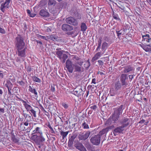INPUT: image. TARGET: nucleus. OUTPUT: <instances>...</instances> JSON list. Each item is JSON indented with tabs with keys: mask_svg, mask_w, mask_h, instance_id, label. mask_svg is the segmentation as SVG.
I'll list each match as a JSON object with an SVG mask.
<instances>
[{
	"mask_svg": "<svg viewBox=\"0 0 151 151\" xmlns=\"http://www.w3.org/2000/svg\"><path fill=\"white\" fill-rule=\"evenodd\" d=\"M0 33L2 34H5V31L4 29L0 27Z\"/></svg>",
	"mask_w": 151,
	"mask_h": 151,
	"instance_id": "52",
	"label": "nucleus"
},
{
	"mask_svg": "<svg viewBox=\"0 0 151 151\" xmlns=\"http://www.w3.org/2000/svg\"><path fill=\"white\" fill-rule=\"evenodd\" d=\"M15 46L17 50L16 53L18 56L21 58L22 61L24 58L26 56V48L25 47V44L24 39L20 35H18L15 38Z\"/></svg>",
	"mask_w": 151,
	"mask_h": 151,
	"instance_id": "1",
	"label": "nucleus"
},
{
	"mask_svg": "<svg viewBox=\"0 0 151 151\" xmlns=\"http://www.w3.org/2000/svg\"><path fill=\"white\" fill-rule=\"evenodd\" d=\"M29 123L26 122L25 121H24V122H23V124L25 126H28L29 125Z\"/></svg>",
	"mask_w": 151,
	"mask_h": 151,
	"instance_id": "57",
	"label": "nucleus"
},
{
	"mask_svg": "<svg viewBox=\"0 0 151 151\" xmlns=\"http://www.w3.org/2000/svg\"><path fill=\"white\" fill-rule=\"evenodd\" d=\"M62 105L64 108L65 109H67L68 107V104L64 103H63L62 104Z\"/></svg>",
	"mask_w": 151,
	"mask_h": 151,
	"instance_id": "49",
	"label": "nucleus"
},
{
	"mask_svg": "<svg viewBox=\"0 0 151 151\" xmlns=\"http://www.w3.org/2000/svg\"><path fill=\"white\" fill-rule=\"evenodd\" d=\"M56 4V1L55 0H49L48 4L50 5H54Z\"/></svg>",
	"mask_w": 151,
	"mask_h": 151,
	"instance_id": "37",
	"label": "nucleus"
},
{
	"mask_svg": "<svg viewBox=\"0 0 151 151\" xmlns=\"http://www.w3.org/2000/svg\"><path fill=\"white\" fill-rule=\"evenodd\" d=\"M63 50H57L56 54L57 57L61 60H63L62 63H65V60L68 57V55L65 54H63Z\"/></svg>",
	"mask_w": 151,
	"mask_h": 151,
	"instance_id": "4",
	"label": "nucleus"
},
{
	"mask_svg": "<svg viewBox=\"0 0 151 151\" xmlns=\"http://www.w3.org/2000/svg\"><path fill=\"white\" fill-rule=\"evenodd\" d=\"M119 116L113 114L111 118H109L108 122L111 121V123H117L118 121Z\"/></svg>",
	"mask_w": 151,
	"mask_h": 151,
	"instance_id": "12",
	"label": "nucleus"
},
{
	"mask_svg": "<svg viewBox=\"0 0 151 151\" xmlns=\"http://www.w3.org/2000/svg\"><path fill=\"white\" fill-rule=\"evenodd\" d=\"M42 114L43 115H45L46 116H47V112L43 108H42Z\"/></svg>",
	"mask_w": 151,
	"mask_h": 151,
	"instance_id": "51",
	"label": "nucleus"
},
{
	"mask_svg": "<svg viewBox=\"0 0 151 151\" xmlns=\"http://www.w3.org/2000/svg\"><path fill=\"white\" fill-rule=\"evenodd\" d=\"M81 30L82 32H85L87 29V27L84 23H82L81 26Z\"/></svg>",
	"mask_w": 151,
	"mask_h": 151,
	"instance_id": "30",
	"label": "nucleus"
},
{
	"mask_svg": "<svg viewBox=\"0 0 151 151\" xmlns=\"http://www.w3.org/2000/svg\"><path fill=\"white\" fill-rule=\"evenodd\" d=\"M62 29L64 31H69L72 30L73 27L67 24H64L62 26Z\"/></svg>",
	"mask_w": 151,
	"mask_h": 151,
	"instance_id": "17",
	"label": "nucleus"
},
{
	"mask_svg": "<svg viewBox=\"0 0 151 151\" xmlns=\"http://www.w3.org/2000/svg\"><path fill=\"white\" fill-rule=\"evenodd\" d=\"M102 40V36L99 37L97 39V43L96 44L97 47L96 49V52L100 51V49L101 48V51H103L104 52L109 46V44L105 42H103L101 45Z\"/></svg>",
	"mask_w": 151,
	"mask_h": 151,
	"instance_id": "2",
	"label": "nucleus"
},
{
	"mask_svg": "<svg viewBox=\"0 0 151 151\" xmlns=\"http://www.w3.org/2000/svg\"><path fill=\"white\" fill-rule=\"evenodd\" d=\"M121 114V113H119V111L116 109L114 110V113L113 114L119 116Z\"/></svg>",
	"mask_w": 151,
	"mask_h": 151,
	"instance_id": "43",
	"label": "nucleus"
},
{
	"mask_svg": "<svg viewBox=\"0 0 151 151\" xmlns=\"http://www.w3.org/2000/svg\"><path fill=\"white\" fill-rule=\"evenodd\" d=\"M12 88H7L8 90V94L9 95H10V96H11L12 95V93L11 91L12 90Z\"/></svg>",
	"mask_w": 151,
	"mask_h": 151,
	"instance_id": "53",
	"label": "nucleus"
},
{
	"mask_svg": "<svg viewBox=\"0 0 151 151\" xmlns=\"http://www.w3.org/2000/svg\"><path fill=\"white\" fill-rule=\"evenodd\" d=\"M48 127L49 128V130L50 132L52 134L55 133V131L53 129L50 125H48Z\"/></svg>",
	"mask_w": 151,
	"mask_h": 151,
	"instance_id": "39",
	"label": "nucleus"
},
{
	"mask_svg": "<svg viewBox=\"0 0 151 151\" xmlns=\"http://www.w3.org/2000/svg\"><path fill=\"white\" fill-rule=\"evenodd\" d=\"M104 42H107L108 44H110L112 43V41L111 40L110 37L108 36H104Z\"/></svg>",
	"mask_w": 151,
	"mask_h": 151,
	"instance_id": "33",
	"label": "nucleus"
},
{
	"mask_svg": "<svg viewBox=\"0 0 151 151\" xmlns=\"http://www.w3.org/2000/svg\"><path fill=\"white\" fill-rule=\"evenodd\" d=\"M65 21L67 23L75 26H77L78 23L77 20L71 17L66 18Z\"/></svg>",
	"mask_w": 151,
	"mask_h": 151,
	"instance_id": "5",
	"label": "nucleus"
},
{
	"mask_svg": "<svg viewBox=\"0 0 151 151\" xmlns=\"http://www.w3.org/2000/svg\"><path fill=\"white\" fill-rule=\"evenodd\" d=\"M120 79L122 86H126L127 85L126 81L128 79L127 75L126 74H122L120 76Z\"/></svg>",
	"mask_w": 151,
	"mask_h": 151,
	"instance_id": "7",
	"label": "nucleus"
},
{
	"mask_svg": "<svg viewBox=\"0 0 151 151\" xmlns=\"http://www.w3.org/2000/svg\"><path fill=\"white\" fill-rule=\"evenodd\" d=\"M84 67L86 69H88L89 67L90 66V63L89 62V60H88L86 61V63L84 64Z\"/></svg>",
	"mask_w": 151,
	"mask_h": 151,
	"instance_id": "35",
	"label": "nucleus"
},
{
	"mask_svg": "<svg viewBox=\"0 0 151 151\" xmlns=\"http://www.w3.org/2000/svg\"><path fill=\"white\" fill-rule=\"evenodd\" d=\"M75 147L76 149L81 151H82L85 148L83 144L81 143L80 142H78V143L76 144Z\"/></svg>",
	"mask_w": 151,
	"mask_h": 151,
	"instance_id": "24",
	"label": "nucleus"
},
{
	"mask_svg": "<svg viewBox=\"0 0 151 151\" xmlns=\"http://www.w3.org/2000/svg\"><path fill=\"white\" fill-rule=\"evenodd\" d=\"M82 126L84 129H88L89 128L88 125L85 122L82 124Z\"/></svg>",
	"mask_w": 151,
	"mask_h": 151,
	"instance_id": "38",
	"label": "nucleus"
},
{
	"mask_svg": "<svg viewBox=\"0 0 151 151\" xmlns=\"http://www.w3.org/2000/svg\"><path fill=\"white\" fill-rule=\"evenodd\" d=\"M129 79L132 80L133 78V76L132 75H129Z\"/></svg>",
	"mask_w": 151,
	"mask_h": 151,
	"instance_id": "62",
	"label": "nucleus"
},
{
	"mask_svg": "<svg viewBox=\"0 0 151 151\" xmlns=\"http://www.w3.org/2000/svg\"><path fill=\"white\" fill-rule=\"evenodd\" d=\"M40 16L46 17L47 16V12L46 9H42L40 12Z\"/></svg>",
	"mask_w": 151,
	"mask_h": 151,
	"instance_id": "26",
	"label": "nucleus"
},
{
	"mask_svg": "<svg viewBox=\"0 0 151 151\" xmlns=\"http://www.w3.org/2000/svg\"><path fill=\"white\" fill-rule=\"evenodd\" d=\"M123 70V72L124 73H127L131 72V73L134 71V68L130 65L124 67Z\"/></svg>",
	"mask_w": 151,
	"mask_h": 151,
	"instance_id": "10",
	"label": "nucleus"
},
{
	"mask_svg": "<svg viewBox=\"0 0 151 151\" xmlns=\"http://www.w3.org/2000/svg\"><path fill=\"white\" fill-rule=\"evenodd\" d=\"M90 134V131H87L84 134L83 133L79 135L78 136L79 139V140H85L88 137Z\"/></svg>",
	"mask_w": 151,
	"mask_h": 151,
	"instance_id": "9",
	"label": "nucleus"
},
{
	"mask_svg": "<svg viewBox=\"0 0 151 151\" xmlns=\"http://www.w3.org/2000/svg\"><path fill=\"white\" fill-rule=\"evenodd\" d=\"M36 15V14H35L31 13L29 15L30 16L32 17H35Z\"/></svg>",
	"mask_w": 151,
	"mask_h": 151,
	"instance_id": "58",
	"label": "nucleus"
},
{
	"mask_svg": "<svg viewBox=\"0 0 151 151\" xmlns=\"http://www.w3.org/2000/svg\"><path fill=\"white\" fill-rule=\"evenodd\" d=\"M40 134H34L32 137V138L36 142H40Z\"/></svg>",
	"mask_w": 151,
	"mask_h": 151,
	"instance_id": "25",
	"label": "nucleus"
},
{
	"mask_svg": "<svg viewBox=\"0 0 151 151\" xmlns=\"http://www.w3.org/2000/svg\"><path fill=\"white\" fill-rule=\"evenodd\" d=\"M90 108L91 110H93L95 111L96 109L97 108V106L96 105H93L90 106Z\"/></svg>",
	"mask_w": 151,
	"mask_h": 151,
	"instance_id": "46",
	"label": "nucleus"
},
{
	"mask_svg": "<svg viewBox=\"0 0 151 151\" xmlns=\"http://www.w3.org/2000/svg\"><path fill=\"white\" fill-rule=\"evenodd\" d=\"M73 59L74 60L79 61L76 62V64L80 66H82L83 65L84 63V60L83 59L75 55H73Z\"/></svg>",
	"mask_w": 151,
	"mask_h": 151,
	"instance_id": "15",
	"label": "nucleus"
},
{
	"mask_svg": "<svg viewBox=\"0 0 151 151\" xmlns=\"http://www.w3.org/2000/svg\"><path fill=\"white\" fill-rule=\"evenodd\" d=\"M29 91L32 93L34 94L35 97V99H37L38 97V93L36 89L34 88L33 86H29Z\"/></svg>",
	"mask_w": 151,
	"mask_h": 151,
	"instance_id": "19",
	"label": "nucleus"
},
{
	"mask_svg": "<svg viewBox=\"0 0 151 151\" xmlns=\"http://www.w3.org/2000/svg\"><path fill=\"white\" fill-rule=\"evenodd\" d=\"M142 41L144 40L146 41L147 42H149L151 41V38L149 34L142 35Z\"/></svg>",
	"mask_w": 151,
	"mask_h": 151,
	"instance_id": "21",
	"label": "nucleus"
},
{
	"mask_svg": "<svg viewBox=\"0 0 151 151\" xmlns=\"http://www.w3.org/2000/svg\"><path fill=\"white\" fill-rule=\"evenodd\" d=\"M40 134V142L44 141L45 140V139L42 135V133L41 132Z\"/></svg>",
	"mask_w": 151,
	"mask_h": 151,
	"instance_id": "41",
	"label": "nucleus"
},
{
	"mask_svg": "<svg viewBox=\"0 0 151 151\" xmlns=\"http://www.w3.org/2000/svg\"><path fill=\"white\" fill-rule=\"evenodd\" d=\"M145 122V120L144 119H142L139 122V123L143 124Z\"/></svg>",
	"mask_w": 151,
	"mask_h": 151,
	"instance_id": "61",
	"label": "nucleus"
},
{
	"mask_svg": "<svg viewBox=\"0 0 151 151\" xmlns=\"http://www.w3.org/2000/svg\"><path fill=\"white\" fill-rule=\"evenodd\" d=\"M40 38H42V39H44L45 40H47V37H45V36H40Z\"/></svg>",
	"mask_w": 151,
	"mask_h": 151,
	"instance_id": "60",
	"label": "nucleus"
},
{
	"mask_svg": "<svg viewBox=\"0 0 151 151\" xmlns=\"http://www.w3.org/2000/svg\"><path fill=\"white\" fill-rule=\"evenodd\" d=\"M25 107L27 111H30V110L32 109V107L29 104L27 105Z\"/></svg>",
	"mask_w": 151,
	"mask_h": 151,
	"instance_id": "40",
	"label": "nucleus"
},
{
	"mask_svg": "<svg viewBox=\"0 0 151 151\" xmlns=\"http://www.w3.org/2000/svg\"><path fill=\"white\" fill-rule=\"evenodd\" d=\"M5 86H6L7 88H11L12 87V84L10 81L7 80L6 81V83L5 84Z\"/></svg>",
	"mask_w": 151,
	"mask_h": 151,
	"instance_id": "29",
	"label": "nucleus"
},
{
	"mask_svg": "<svg viewBox=\"0 0 151 151\" xmlns=\"http://www.w3.org/2000/svg\"><path fill=\"white\" fill-rule=\"evenodd\" d=\"M55 86L54 84H52L51 85V86L50 90L52 92L55 91Z\"/></svg>",
	"mask_w": 151,
	"mask_h": 151,
	"instance_id": "47",
	"label": "nucleus"
},
{
	"mask_svg": "<svg viewBox=\"0 0 151 151\" xmlns=\"http://www.w3.org/2000/svg\"><path fill=\"white\" fill-rule=\"evenodd\" d=\"M82 91L81 88L77 89L75 88L73 91L72 93L78 97L81 95V93L82 92Z\"/></svg>",
	"mask_w": 151,
	"mask_h": 151,
	"instance_id": "22",
	"label": "nucleus"
},
{
	"mask_svg": "<svg viewBox=\"0 0 151 151\" xmlns=\"http://www.w3.org/2000/svg\"><path fill=\"white\" fill-rule=\"evenodd\" d=\"M11 1V0H4L1 3L0 7V9L2 12H4L5 9L9 8Z\"/></svg>",
	"mask_w": 151,
	"mask_h": 151,
	"instance_id": "3",
	"label": "nucleus"
},
{
	"mask_svg": "<svg viewBox=\"0 0 151 151\" xmlns=\"http://www.w3.org/2000/svg\"><path fill=\"white\" fill-rule=\"evenodd\" d=\"M96 80L95 78H93L92 79L91 83H93L95 84L96 83Z\"/></svg>",
	"mask_w": 151,
	"mask_h": 151,
	"instance_id": "59",
	"label": "nucleus"
},
{
	"mask_svg": "<svg viewBox=\"0 0 151 151\" xmlns=\"http://www.w3.org/2000/svg\"><path fill=\"white\" fill-rule=\"evenodd\" d=\"M22 103L23 104L24 107L26 106L28 104H27V102L24 100H21Z\"/></svg>",
	"mask_w": 151,
	"mask_h": 151,
	"instance_id": "54",
	"label": "nucleus"
},
{
	"mask_svg": "<svg viewBox=\"0 0 151 151\" xmlns=\"http://www.w3.org/2000/svg\"><path fill=\"white\" fill-rule=\"evenodd\" d=\"M41 132V131L40 130V128L39 127H37L35 130L33 131V134H40Z\"/></svg>",
	"mask_w": 151,
	"mask_h": 151,
	"instance_id": "32",
	"label": "nucleus"
},
{
	"mask_svg": "<svg viewBox=\"0 0 151 151\" xmlns=\"http://www.w3.org/2000/svg\"><path fill=\"white\" fill-rule=\"evenodd\" d=\"M23 115L25 117V119H26L27 117H28L30 118V119L31 118V116L29 115L26 114L25 113H23Z\"/></svg>",
	"mask_w": 151,
	"mask_h": 151,
	"instance_id": "50",
	"label": "nucleus"
},
{
	"mask_svg": "<svg viewBox=\"0 0 151 151\" xmlns=\"http://www.w3.org/2000/svg\"><path fill=\"white\" fill-rule=\"evenodd\" d=\"M139 45L145 51H151V45H145L142 44H139Z\"/></svg>",
	"mask_w": 151,
	"mask_h": 151,
	"instance_id": "18",
	"label": "nucleus"
},
{
	"mask_svg": "<svg viewBox=\"0 0 151 151\" xmlns=\"http://www.w3.org/2000/svg\"><path fill=\"white\" fill-rule=\"evenodd\" d=\"M123 105H121L120 106L118 107L117 108H116L119 111V113H121L122 114L123 111Z\"/></svg>",
	"mask_w": 151,
	"mask_h": 151,
	"instance_id": "36",
	"label": "nucleus"
},
{
	"mask_svg": "<svg viewBox=\"0 0 151 151\" xmlns=\"http://www.w3.org/2000/svg\"><path fill=\"white\" fill-rule=\"evenodd\" d=\"M69 131L63 132L61 131L60 132V134L62 136V139H64L66 137L69 133Z\"/></svg>",
	"mask_w": 151,
	"mask_h": 151,
	"instance_id": "28",
	"label": "nucleus"
},
{
	"mask_svg": "<svg viewBox=\"0 0 151 151\" xmlns=\"http://www.w3.org/2000/svg\"><path fill=\"white\" fill-rule=\"evenodd\" d=\"M116 32L117 34V36L119 38L121 35H124L125 34L124 33H122V32H119V31H116Z\"/></svg>",
	"mask_w": 151,
	"mask_h": 151,
	"instance_id": "48",
	"label": "nucleus"
},
{
	"mask_svg": "<svg viewBox=\"0 0 151 151\" xmlns=\"http://www.w3.org/2000/svg\"><path fill=\"white\" fill-rule=\"evenodd\" d=\"M113 17L116 20H118L119 19L118 16L117 14L113 15Z\"/></svg>",
	"mask_w": 151,
	"mask_h": 151,
	"instance_id": "55",
	"label": "nucleus"
},
{
	"mask_svg": "<svg viewBox=\"0 0 151 151\" xmlns=\"http://www.w3.org/2000/svg\"><path fill=\"white\" fill-rule=\"evenodd\" d=\"M73 66L74 68L75 72L82 73L84 71V68L82 67H81V66L78 65L76 64H73Z\"/></svg>",
	"mask_w": 151,
	"mask_h": 151,
	"instance_id": "14",
	"label": "nucleus"
},
{
	"mask_svg": "<svg viewBox=\"0 0 151 151\" xmlns=\"http://www.w3.org/2000/svg\"><path fill=\"white\" fill-rule=\"evenodd\" d=\"M75 137L74 136H72L69 139L71 141H74L75 139Z\"/></svg>",
	"mask_w": 151,
	"mask_h": 151,
	"instance_id": "56",
	"label": "nucleus"
},
{
	"mask_svg": "<svg viewBox=\"0 0 151 151\" xmlns=\"http://www.w3.org/2000/svg\"><path fill=\"white\" fill-rule=\"evenodd\" d=\"M31 113H32V114H33V116L35 117H36V112L33 109H32L30 111Z\"/></svg>",
	"mask_w": 151,
	"mask_h": 151,
	"instance_id": "45",
	"label": "nucleus"
},
{
	"mask_svg": "<svg viewBox=\"0 0 151 151\" xmlns=\"http://www.w3.org/2000/svg\"><path fill=\"white\" fill-rule=\"evenodd\" d=\"M73 141L69 140L68 142V146L69 147H72L73 144Z\"/></svg>",
	"mask_w": 151,
	"mask_h": 151,
	"instance_id": "42",
	"label": "nucleus"
},
{
	"mask_svg": "<svg viewBox=\"0 0 151 151\" xmlns=\"http://www.w3.org/2000/svg\"><path fill=\"white\" fill-rule=\"evenodd\" d=\"M109 129V127H106V128L103 129L102 130L99 132L98 135H99L101 137V136H105L107 133L108 132Z\"/></svg>",
	"mask_w": 151,
	"mask_h": 151,
	"instance_id": "20",
	"label": "nucleus"
},
{
	"mask_svg": "<svg viewBox=\"0 0 151 151\" xmlns=\"http://www.w3.org/2000/svg\"><path fill=\"white\" fill-rule=\"evenodd\" d=\"M32 79L33 81L35 82L39 83L41 82V81L40 79L35 76H34L32 77Z\"/></svg>",
	"mask_w": 151,
	"mask_h": 151,
	"instance_id": "34",
	"label": "nucleus"
},
{
	"mask_svg": "<svg viewBox=\"0 0 151 151\" xmlns=\"http://www.w3.org/2000/svg\"><path fill=\"white\" fill-rule=\"evenodd\" d=\"M117 90H116L113 87L109 91V94L111 96H114L117 94Z\"/></svg>",
	"mask_w": 151,
	"mask_h": 151,
	"instance_id": "27",
	"label": "nucleus"
},
{
	"mask_svg": "<svg viewBox=\"0 0 151 151\" xmlns=\"http://www.w3.org/2000/svg\"><path fill=\"white\" fill-rule=\"evenodd\" d=\"M4 108H0V111L2 112V113H4Z\"/></svg>",
	"mask_w": 151,
	"mask_h": 151,
	"instance_id": "64",
	"label": "nucleus"
},
{
	"mask_svg": "<svg viewBox=\"0 0 151 151\" xmlns=\"http://www.w3.org/2000/svg\"><path fill=\"white\" fill-rule=\"evenodd\" d=\"M93 57L92 60V62H94L95 60H98L104 53V52H102V51H101L100 50Z\"/></svg>",
	"mask_w": 151,
	"mask_h": 151,
	"instance_id": "13",
	"label": "nucleus"
},
{
	"mask_svg": "<svg viewBox=\"0 0 151 151\" xmlns=\"http://www.w3.org/2000/svg\"><path fill=\"white\" fill-rule=\"evenodd\" d=\"M48 39H50L53 41H55L56 40L55 36L54 35H51L48 37Z\"/></svg>",
	"mask_w": 151,
	"mask_h": 151,
	"instance_id": "44",
	"label": "nucleus"
},
{
	"mask_svg": "<svg viewBox=\"0 0 151 151\" xmlns=\"http://www.w3.org/2000/svg\"><path fill=\"white\" fill-rule=\"evenodd\" d=\"M124 128L122 126L118 127L114 129L113 133L115 136L118 134L119 133L122 132L124 131Z\"/></svg>",
	"mask_w": 151,
	"mask_h": 151,
	"instance_id": "11",
	"label": "nucleus"
},
{
	"mask_svg": "<svg viewBox=\"0 0 151 151\" xmlns=\"http://www.w3.org/2000/svg\"><path fill=\"white\" fill-rule=\"evenodd\" d=\"M122 84L120 83L119 81L115 82L113 85V88L115 89L116 90L118 91L122 87Z\"/></svg>",
	"mask_w": 151,
	"mask_h": 151,
	"instance_id": "23",
	"label": "nucleus"
},
{
	"mask_svg": "<svg viewBox=\"0 0 151 151\" xmlns=\"http://www.w3.org/2000/svg\"><path fill=\"white\" fill-rule=\"evenodd\" d=\"M21 60L20 58H17L16 59V61L17 62H21Z\"/></svg>",
	"mask_w": 151,
	"mask_h": 151,
	"instance_id": "63",
	"label": "nucleus"
},
{
	"mask_svg": "<svg viewBox=\"0 0 151 151\" xmlns=\"http://www.w3.org/2000/svg\"><path fill=\"white\" fill-rule=\"evenodd\" d=\"M100 137L99 135H95L92 137L90 139L91 142L94 145H98L100 142Z\"/></svg>",
	"mask_w": 151,
	"mask_h": 151,
	"instance_id": "6",
	"label": "nucleus"
},
{
	"mask_svg": "<svg viewBox=\"0 0 151 151\" xmlns=\"http://www.w3.org/2000/svg\"><path fill=\"white\" fill-rule=\"evenodd\" d=\"M11 139L12 141L15 143L18 142L19 141V139L16 137L14 134L12 135Z\"/></svg>",
	"mask_w": 151,
	"mask_h": 151,
	"instance_id": "31",
	"label": "nucleus"
},
{
	"mask_svg": "<svg viewBox=\"0 0 151 151\" xmlns=\"http://www.w3.org/2000/svg\"><path fill=\"white\" fill-rule=\"evenodd\" d=\"M65 67L67 68L68 71L71 73H73V68L72 62L69 59H68L66 63Z\"/></svg>",
	"mask_w": 151,
	"mask_h": 151,
	"instance_id": "8",
	"label": "nucleus"
},
{
	"mask_svg": "<svg viewBox=\"0 0 151 151\" xmlns=\"http://www.w3.org/2000/svg\"><path fill=\"white\" fill-rule=\"evenodd\" d=\"M129 122L128 118H124L120 121V123L122 125L121 126L124 128L129 125Z\"/></svg>",
	"mask_w": 151,
	"mask_h": 151,
	"instance_id": "16",
	"label": "nucleus"
}]
</instances>
